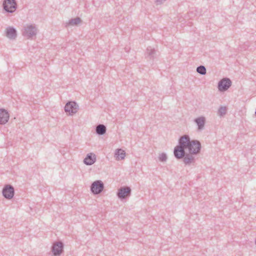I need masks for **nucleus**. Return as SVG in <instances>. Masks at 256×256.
Masks as SVG:
<instances>
[{
  "label": "nucleus",
  "instance_id": "nucleus-1",
  "mask_svg": "<svg viewBox=\"0 0 256 256\" xmlns=\"http://www.w3.org/2000/svg\"><path fill=\"white\" fill-rule=\"evenodd\" d=\"M188 141L185 139V137L180 136L178 140V145L176 146L174 150V154L177 160L182 158L186 154L185 150L188 146Z\"/></svg>",
  "mask_w": 256,
  "mask_h": 256
},
{
  "label": "nucleus",
  "instance_id": "nucleus-4",
  "mask_svg": "<svg viewBox=\"0 0 256 256\" xmlns=\"http://www.w3.org/2000/svg\"><path fill=\"white\" fill-rule=\"evenodd\" d=\"M2 6L6 12L13 13L17 8V4L16 0H4Z\"/></svg>",
  "mask_w": 256,
  "mask_h": 256
},
{
  "label": "nucleus",
  "instance_id": "nucleus-11",
  "mask_svg": "<svg viewBox=\"0 0 256 256\" xmlns=\"http://www.w3.org/2000/svg\"><path fill=\"white\" fill-rule=\"evenodd\" d=\"M10 114L8 111L4 108H0V124H6L9 120Z\"/></svg>",
  "mask_w": 256,
  "mask_h": 256
},
{
  "label": "nucleus",
  "instance_id": "nucleus-22",
  "mask_svg": "<svg viewBox=\"0 0 256 256\" xmlns=\"http://www.w3.org/2000/svg\"><path fill=\"white\" fill-rule=\"evenodd\" d=\"M167 158V156L166 153L162 152L159 155L158 159L160 162H166Z\"/></svg>",
  "mask_w": 256,
  "mask_h": 256
},
{
  "label": "nucleus",
  "instance_id": "nucleus-14",
  "mask_svg": "<svg viewBox=\"0 0 256 256\" xmlns=\"http://www.w3.org/2000/svg\"><path fill=\"white\" fill-rule=\"evenodd\" d=\"M6 36L10 40H14L17 36V32L16 30L11 26L6 28Z\"/></svg>",
  "mask_w": 256,
  "mask_h": 256
},
{
  "label": "nucleus",
  "instance_id": "nucleus-13",
  "mask_svg": "<svg viewBox=\"0 0 256 256\" xmlns=\"http://www.w3.org/2000/svg\"><path fill=\"white\" fill-rule=\"evenodd\" d=\"M146 55L150 59H154L158 56L159 52L151 46H149L146 49Z\"/></svg>",
  "mask_w": 256,
  "mask_h": 256
},
{
  "label": "nucleus",
  "instance_id": "nucleus-19",
  "mask_svg": "<svg viewBox=\"0 0 256 256\" xmlns=\"http://www.w3.org/2000/svg\"><path fill=\"white\" fill-rule=\"evenodd\" d=\"M81 22V19L79 17H76L74 18H72L69 20L68 22L66 24L67 25H77Z\"/></svg>",
  "mask_w": 256,
  "mask_h": 256
},
{
  "label": "nucleus",
  "instance_id": "nucleus-6",
  "mask_svg": "<svg viewBox=\"0 0 256 256\" xmlns=\"http://www.w3.org/2000/svg\"><path fill=\"white\" fill-rule=\"evenodd\" d=\"M104 188V183L100 180L94 182L90 186V190L94 194L101 193Z\"/></svg>",
  "mask_w": 256,
  "mask_h": 256
},
{
  "label": "nucleus",
  "instance_id": "nucleus-16",
  "mask_svg": "<svg viewBox=\"0 0 256 256\" xmlns=\"http://www.w3.org/2000/svg\"><path fill=\"white\" fill-rule=\"evenodd\" d=\"M194 121L198 126V130H201L204 129L206 123V118L204 117H198L195 118Z\"/></svg>",
  "mask_w": 256,
  "mask_h": 256
},
{
  "label": "nucleus",
  "instance_id": "nucleus-18",
  "mask_svg": "<svg viewBox=\"0 0 256 256\" xmlns=\"http://www.w3.org/2000/svg\"><path fill=\"white\" fill-rule=\"evenodd\" d=\"M116 159L118 160H122L124 158L126 152L122 149H117L114 153Z\"/></svg>",
  "mask_w": 256,
  "mask_h": 256
},
{
  "label": "nucleus",
  "instance_id": "nucleus-5",
  "mask_svg": "<svg viewBox=\"0 0 256 256\" xmlns=\"http://www.w3.org/2000/svg\"><path fill=\"white\" fill-rule=\"evenodd\" d=\"M79 108L78 104L75 102H68L66 104L64 109L68 115L72 116L78 112Z\"/></svg>",
  "mask_w": 256,
  "mask_h": 256
},
{
  "label": "nucleus",
  "instance_id": "nucleus-10",
  "mask_svg": "<svg viewBox=\"0 0 256 256\" xmlns=\"http://www.w3.org/2000/svg\"><path fill=\"white\" fill-rule=\"evenodd\" d=\"M64 244L62 242L54 243L52 248L53 254L54 256L60 255L64 251Z\"/></svg>",
  "mask_w": 256,
  "mask_h": 256
},
{
  "label": "nucleus",
  "instance_id": "nucleus-7",
  "mask_svg": "<svg viewBox=\"0 0 256 256\" xmlns=\"http://www.w3.org/2000/svg\"><path fill=\"white\" fill-rule=\"evenodd\" d=\"M232 86V81L229 78H224L218 82V88L220 92H225Z\"/></svg>",
  "mask_w": 256,
  "mask_h": 256
},
{
  "label": "nucleus",
  "instance_id": "nucleus-2",
  "mask_svg": "<svg viewBox=\"0 0 256 256\" xmlns=\"http://www.w3.org/2000/svg\"><path fill=\"white\" fill-rule=\"evenodd\" d=\"M182 137H185V139L188 141V146L186 149H188V152L190 154H199L201 150V144L198 140H190L188 135L184 134Z\"/></svg>",
  "mask_w": 256,
  "mask_h": 256
},
{
  "label": "nucleus",
  "instance_id": "nucleus-15",
  "mask_svg": "<svg viewBox=\"0 0 256 256\" xmlns=\"http://www.w3.org/2000/svg\"><path fill=\"white\" fill-rule=\"evenodd\" d=\"M193 154L186 153L184 157L183 162L186 165H190L192 163L194 162L195 159L194 157L192 156Z\"/></svg>",
  "mask_w": 256,
  "mask_h": 256
},
{
  "label": "nucleus",
  "instance_id": "nucleus-8",
  "mask_svg": "<svg viewBox=\"0 0 256 256\" xmlns=\"http://www.w3.org/2000/svg\"><path fill=\"white\" fill-rule=\"evenodd\" d=\"M131 188L128 186L120 187L117 192V196L121 200H124L131 195Z\"/></svg>",
  "mask_w": 256,
  "mask_h": 256
},
{
  "label": "nucleus",
  "instance_id": "nucleus-23",
  "mask_svg": "<svg viewBox=\"0 0 256 256\" xmlns=\"http://www.w3.org/2000/svg\"><path fill=\"white\" fill-rule=\"evenodd\" d=\"M156 4H160L166 0H155Z\"/></svg>",
  "mask_w": 256,
  "mask_h": 256
},
{
  "label": "nucleus",
  "instance_id": "nucleus-17",
  "mask_svg": "<svg viewBox=\"0 0 256 256\" xmlns=\"http://www.w3.org/2000/svg\"><path fill=\"white\" fill-rule=\"evenodd\" d=\"M106 128L104 124H99L96 126V132L98 135H104L106 132Z\"/></svg>",
  "mask_w": 256,
  "mask_h": 256
},
{
  "label": "nucleus",
  "instance_id": "nucleus-12",
  "mask_svg": "<svg viewBox=\"0 0 256 256\" xmlns=\"http://www.w3.org/2000/svg\"><path fill=\"white\" fill-rule=\"evenodd\" d=\"M96 161V154L92 153L88 154L84 160V164L88 166H90L94 164Z\"/></svg>",
  "mask_w": 256,
  "mask_h": 256
},
{
  "label": "nucleus",
  "instance_id": "nucleus-21",
  "mask_svg": "<svg viewBox=\"0 0 256 256\" xmlns=\"http://www.w3.org/2000/svg\"><path fill=\"white\" fill-rule=\"evenodd\" d=\"M227 108L226 106H220L218 110V114L220 116H224L226 113Z\"/></svg>",
  "mask_w": 256,
  "mask_h": 256
},
{
  "label": "nucleus",
  "instance_id": "nucleus-20",
  "mask_svg": "<svg viewBox=\"0 0 256 256\" xmlns=\"http://www.w3.org/2000/svg\"><path fill=\"white\" fill-rule=\"evenodd\" d=\"M196 72L202 75H204L206 72V68L204 66H200L197 67Z\"/></svg>",
  "mask_w": 256,
  "mask_h": 256
},
{
  "label": "nucleus",
  "instance_id": "nucleus-3",
  "mask_svg": "<svg viewBox=\"0 0 256 256\" xmlns=\"http://www.w3.org/2000/svg\"><path fill=\"white\" fill-rule=\"evenodd\" d=\"M38 32V28L36 24H26L22 31V34L28 39H32Z\"/></svg>",
  "mask_w": 256,
  "mask_h": 256
},
{
  "label": "nucleus",
  "instance_id": "nucleus-9",
  "mask_svg": "<svg viewBox=\"0 0 256 256\" xmlns=\"http://www.w3.org/2000/svg\"><path fill=\"white\" fill-rule=\"evenodd\" d=\"M2 196L7 200L12 199L14 194V189L10 184L6 185L2 190Z\"/></svg>",
  "mask_w": 256,
  "mask_h": 256
}]
</instances>
